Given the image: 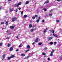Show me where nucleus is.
I'll list each match as a JSON object with an SVG mask.
<instances>
[{
  "instance_id": "72a5a7b5",
  "label": "nucleus",
  "mask_w": 62,
  "mask_h": 62,
  "mask_svg": "<svg viewBox=\"0 0 62 62\" xmlns=\"http://www.w3.org/2000/svg\"><path fill=\"white\" fill-rule=\"evenodd\" d=\"M30 55H29L27 57H26V58H28L29 57H30Z\"/></svg>"
},
{
  "instance_id": "b1692460",
  "label": "nucleus",
  "mask_w": 62,
  "mask_h": 62,
  "mask_svg": "<svg viewBox=\"0 0 62 62\" xmlns=\"http://www.w3.org/2000/svg\"><path fill=\"white\" fill-rule=\"evenodd\" d=\"M36 22L37 23H39V19H37L36 21Z\"/></svg>"
},
{
  "instance_id": "4be33fe9",
  "label": "nucleus",
  "mask_w": 62,
  "mask_h": 62,
  "mask_svg": "<svg viewBox=\"0 0 62 62\" xmlns=\"http://www.w3.org/2000/svg\"><path fill=\"white\" fill-rule=\"evenodd\" d=\"M54 50H52L51 53H52V54H53V53H54Z\"/></svg>"
},
{
  "instance_id": "0eeeda50",
  "label": "nucleus",
  "mask_w": 62,
  "mask_h": 62,
  "mask_svg": "<svg viewBox=\"0 0 62 62\" xmlns=\"http://www.w3.org/2000/svg\"><path fill=\"white\" fill-rule=\"evenodd\" d=\"M53 35H54V36H55V37H56V38H57L58 37V35H56L54 34H53Z\"/></svg>"
},
{
  "instance_id": "aec40b11",
  "label": "nucleus",
  "mask_w": 62,
  "mask_h": 62,
  "mask_svg": "<svg viewBox=\"0 0 62 62\" xmlns=\"http://www.w3.org/2000/svg\"><path fill=\"white\" fill-rule=\"evenodd\" d=\"M10 45H11V44H8V47H10Z\"/></svg>"
},
{
  "instance_id": "c9c22d12",
  "label": "nucleus",
  "mask_w": 62,
  "mask_h": 62,
  "mask_svg": "<svg viewBox=\"0 0 62 62\" xmlns=\"http://www.w3.org/2000/svg\"><path fill=\"white\" fill-rule=\"evenodd\" d=\"M2 46V43H0V46Z\"/></svg>"
},
{
  "instance_id": "ddd939ff",
  "label": "nucleus",
  "mask_w": 62,
  "mask_h": 62,
  "mask_svg": "<svg viewBox=\"0 0 62 62\" xmlns=\"http://www.w3.org/2000/svg\"><path fill=\"white\" fill-rule=\"evenodd\" d=\"M34 29L33 28L31 29V31L33 32V31H34Z\"/></svg>"
},
{
  "instance_id": "09e8293b",
  "label": "nucleus",
  "mask_w": 62,
  "mask_h": 62,
  "mask_svg": "<svg viewBox=\"0 0 62 62\" xmlns=\"http://www.w3.org/2000/svg\"><path fill=\"white\" fill-rule=\"evenodd\" d=\"M53 12V10H51L50 11V12Z\"/></svg>"
},
{
  "instance_id": "20e7f679",
  "label": "nucleus",
  "mask_w": 62,
  "mask_h": 62,
  "mask_svg": "<svg viewBox=\"0 0 62 62\" xmlns=\"http://www.w3.org/2000/svg\"><path fill=\"white\" fill-rule=\"evenodd\" d=\"M10 28L11 29H14V27L13 26H11L10 27Z\"/></svg>"
},
{
  "instance_id": "8fccbe9b",
  "label": "nucleus",
  "mask_w": 62,
  "mask_h": 62,
  "mask_svg": "<svg viewBox=\"0 0 62 62\" xmlns=\"http://www.w3.org/2000/svg\"><path fill=\"white\" fill-rule=\"evenodd\" d=\"M18 9H19V10H21V8H18Z\"/></svg>"
},
{
  "instance_id": "9d476101",
  "label": "nucleus",
  "mask_w": 62,
  "mask_h": 62,
  "mask_svg": "<svg viewBox=\"0 0 62 62\" xmlns=\"http://www.w3.org/2000/svg\"><path fill=\"white\" fill-rule=\"evenodd\" d=\"M47 28H46L44 30V33H45V32H46V31H47Z\"/></svg>"
},
{
  "instance_id": "c85d7f7f",
  "label": "nucleus",
  "mask_w": 62,
  "mask_h": 62,
  "mask_svg": "<svg viewBox=\"0 0 62 62\" xmlns=\"http://www.w3.org/2000/svg\"><path fill=\"white\" fill-rule=\"evenodd\" d=\"M46 54L44 52L43 53V55H44Z\"/></svg>"
},
{
  "instance_id": "69168bd1",
  "label": "nucleus",
  "mask_w": 62,
  "mask_h": 62,
  "mask_svg": "<svg viewBox=\"0 0 62 62\" xmlns=\"http://www.w3.org/2000/svg\"><path fill=\"white\" fill-rule=\"evenodd\" d=\"M30 23H31V21H30Z\"/></svg>"
},
{
  "instance_id": "9b49d317",
  "label": "nucleus",
  "mask_w": 62,
  "mask_h": 62,
  "mask_svg": "<svg viewBox=\"0 0 62 62\" xmlns=\"http://www.w3.org/2000/svg\"><path fill=\"white\" fill-rule=\"evenodd\" d=\"M38 41V38H37L35 40V42H37Z\"/></svg>"
},
{
  "instance_id": "6e6552de",
  "label": "nucleus",
  "mask_w": 62,
  "mask_h": 62,
  "mask_svg": "<svg viewBox=\"0 0 62 62\" xmlns=\"http://www.w3.org/2000/svg\"><path fill=\"white\" fill-rule=\"evenodd\" d=\"M51 32L53 33H54V31L53 30H51Z\"/></svg>"
},
{
  "instance_id": "e433bc0d",
  "label": "nucleus",
  "mask_w": 62,
  "mask_h": 62,
  "mask_svg": "<svg viewBox=\"0 0 62 62\" xmlns=\"http://www.w3.org/2000/svg\"><path fill=\"white\" fill-rule=\"evenodd\" d=\"M35 17L36 18H37V17H38V15H35Z\"/></svg>"
},
{
  "instance_id": "37998d69",
  "label": "nucleus",
  "mask_w": 62,
  "mask_h": 62,
  "mask_svg": "<svg viewBox=\"0 0 62 62\" xmlns=\"http://www.w3.org/2000/svg\"><path fill=\"white\" fill-rule=\"evenodd\" d=\"M18 51H19V49H16V52H18Z\"/></svg>"
},
{
  "instance_id": "603ef678",
  "label": "nucleus",
  "mask_w": 62,
  "mask_h": 62,
  "mask_svg": "<svg viewBox=\"0 0 62 62\" xmlns=\"http://www.w3.org/2000/svg\"><path fill=\"white\" fill-rule=\"evenodd\" d=\"M16 12H17V11H18V9H16Z\"/></svg>"
},
{
  "instance_id": "7c9ffc66",
  "label": "nucleus",
  "mask_w": 62,
  "mask_h": 62,
  "mask_svg": "<svg viewBox=\"0 0 62 62\" xmlns=\"http://www.w3.org/2000/svg\"><path fill=\"white\" fill-rule=\"evenodd\" d=\"M21 55L22 56H23V55H24V56H25V55H24V54H21Z\"/></svg>"
},
{
  "instance_id": "79ce46f5",
  "label": "nucleus",
  "mask_w": 62,
  "mask_h": 62,
  "mask_svg": "<svg viewBox=\"0 0 62 62\" xmlns=\"http://www.w3.org/2000/svg\"><path fill=\"white\" fill-rule=\"evenodd\" d=\"M57 1L58 2H60V1H61V0H57Z\"/></svg>"
},
{
  "instance_id": "bf43d9fd",
  "label": "nucleus",
  "mask_w": 62,
  "mask_h": 62,
  "mask_svg": "<svg viewBox=\"0 0 62 62\" xmlns=\"http://www.w3.org/2000/svg\"><path fill=\"white\" fill-rule=\"evenodd\" d=\"M2 8H0V10H1V9Z\"/></svg>"
},
{
  "instance_id": "680f3d73",
  "label": "nucleus",
  "mask_w": 62,
  "mask_h": 62,
  "mask_svg": "<svg viewBox=\"0 0 62 62\" xmlns=\"http://www.w3.org/2000/svg\"><path fill=\"white\" fill-rule=\"evenodd\" d=\"M23 44H24V42H23Z\"/></svg>"
},
{
  "instance_id": "6ab92c4d",
  "label": "nucleus",
  "mask_w": 62,
  "mask_h": 62,
  "mask_svg": "<svg viewBox=\"0 0 62 62\" xmlns=\"http://www.w3.org/2000/svg\"><path fill=\"white\" fill-rule=\"evenodd\" d=\"M49 44H50V45H53V42H50L49 43Z\"/></svg>"
},
{
  "instance_id": "f03ea898",
  "label": "nucleus",
  "mask_w": 62,
  "mask_h": 62,
  "mask_svg": "<svg viewBox=\"0 0 62 62\" xmlns=\"http://www.w3.org/2000/svg\"><path fill=\"white\" fill-rule=\"evenodd\" d=\"M15 57L14 55H12L10 56V57H7L8 60H9L10 58H14Z\"/></svg>"
},
{
  "instance_id": "864d4df0",
  "label": "nucleus",
  "mask_w": 62,
  "mask_h": 62,
  "mask_svg": "<svg viewBox=\"0 0 62 62\" xmlns=\"http://www.w3.org/2000/svg\"><path fill=\"white\" fill-rule=\"evenodd\" d=\"M38 19H40V17H38Z\"/></svg>"
},
{
  "instance_id": "774afa93",
  "label": "nucleus",
  "mask_w": 62,
  "mask_h": 62,
  "mask_svg": "<svg viewBox=\"0 0 62 62\" xmlns=\"http://www.w3.org/2000/svg\"><path fill=\"white\" fill-rule=\"evenodd\" d=\"M47 0V1H49V0Z\"/></svg>"
},
{
  "instance_id": "a19ab883",
  "label": "nucleus",
  "mask_w": 62,
  "mask_h": 62,
  "mask_svg": "<svg viewBox=\"0 0 62 62\" xmlns=\"http://www.w3.org/2000/svg\"><path fill=\"white\" fill-rule=\"evenodd\" d=\"M4 24V22H1V24Z\"/></svg>"
},
{
  "instance_id": "a878e982",
  "label": "nucleus",
  "mask_w": 62,
  "mask_h": 62,
  "mask_svg": "<svg viewBox=\"0 0 62 62\" xmlns=\"http://www.w3.org/2000/svg\"><path fill=\"white\" fill-rule=\"evenodd\" d=\"M22 4V3L21 2H20L19 3H18V6L19 5H21Z\"/></svg>"
},
{
  "instance_id": "3c124183",
  "label": "nucleus",
  "mask_w": 62,
  "mask_h": 62,
  "mask_svg": "<svg viewBox=\"0 0 62 62\" xmlns=\"http://www.w3.org/2000/svg\"><path fill=\"white\" fill-rule=\"evenodd\" d=\"M54 44H56V42H54Z\"/></svg>"
},
{
  "instance_id": "cd10ccee",
  "label": "nucleus",
  "mask_w": 62,
  "mask_h": 62,
  "mask_svg": "<svg viewBox=\"0 0 62 62\" xmlns=\"http://www.w3.org/2000/svg\"><path fill=\"white\" fill-rule=\"evenodd\" d=\"M43 10L45 11H47V9L46 8H44Z\"/></svg>"
},
{
  "instance_id": "58836bf2",
  "label": "nucleus",
  "mask_w": 62,
  "mask_h": 62,
  "mask_svg": "<svg viewBox=\"0 0 62 62\" xmlns=\"http://www.w3.org/2000/svg\"><path fill=\"white\" fill-rule=\"evenodd\" d=\"M10 38L9 37H7V38H6L7 39H10Z\"/></svg>"
},
{
  "instance_id": "2eb2a0df",
  "label": "nucleus",
  "mask_w": 62,
  "mask_h": 62,
  "mask_svg": "<svg viewBox=\"0 0 62 62\" xmlns=\"http://www.w3.org/2000/svg\"><path fill=\"white\" fill-rule=\"evenodd\" d=\"M32 27V25L31 24H30L29 25V27H30V28H31V27Z\"/></svg>"
},
{
  "instance_id": "7ed1b4c3",
  "label": "nucleus",
  "mask_w": 62,
  "mask_h": 62,
  "mask_svg": "<svg viewBox=\"0 0 62 62\" xmlns=\"http://www.w3.org/2000/svg\"><path fill=\"white\" fill-rule=\"evenodd\" d=\"M53 39V37H48V40H51L52 39Z\"/></svg>"
},
{
  "instance_id": "5fc2aeb1",
  "label": "nucleus",
  "mask_w": 62,
  "mask_h": 62,
  "mask_svg": "<svg viewBox=\"0 0 62 62\" xmlns=\"http://www.w3.org/2000/svg\"><path fill=\"white\" fill-rule=\"evenodd\" d=\"M8 1H9V2H10V1H11L12 0H8Z\"/></svg>"
},
{
  "instance_id": "4c0bfd02",
  "label": "nucleus",
  "mask_w": 62,
  "mask_h": 62,
  "mask_svg": "<svg viewBox=\"0 0 62 62\" xmlns=\"http://www.w3.org/2000/svg\"><path fill=\"white\" fill-rule=\"evenodd\" d=\"M32 18L33 19H36V17L35 16H33L32 17Z\"/></svg>"
},
{
  "instance_id": "bb28decb",
  "label": "nucleus",
  "mask_w": 62,
  "mask_h": 62,
  "mask_svg": "<svg viewBox=\"0 0 62 62\" xmlns=\"http://www.w3.org/2000/svg\"><path fill=\"white\" fill-rule=\"evenodd\" d=\"M13 10H12V9H10V10H9V11L10 12H11L12 11H13Z\"/></svg>"
},
{
  "instance_id": "ea45409f",
  "label": "nucleus",
  "mask_w": 62,
  "mask_h": 62,
  "mask_svg": "<svg viewBox=\"0 0 62 62\" xmlns=\"http://www.w3.org/2000/svg\"><path fill=\"white\" fill-rule=\"evenodd\" d=\"M56 22H59V20H56Z\"/></svg>"
},
{
  "instance_id": "0e129e2a",
  "label": "nucleus",
  "mask_w": 62,
  "mask_h": 62,
  "mask_svg": "<svg viewBox=\"0 0 62 62\" xmlns=\"http://www.w3.org/2000/svg\"><path fill=\"white\" fill-rule=\"evenodd\" d=\"M8 31H7V32H8Z\"/></svg>"
},
{
  "instance_id": "e2e57ef3",
  "label": "nucleus",
  "mask_w": 62,
  "mask_h": 62,
  "mask_svg": "<svg viewBox=\"0 0 62 62\" xmlns=\"http://www.w3.org/2000/svg\"><path fill=\"white\" fill-rule=\"evenodd\" d=\"M17 36H20V34H18Z\"/></svg>"
},
{
  "instance_id": "f3484780",
  "label": "nucleus",
  "mask_w": 62,
  "mask_h": 62,
  "mask_svg": "<svg viewBox=\"0 0 62 62\" xmlns=\"http://www.w3.org/2000/svg\"><path fill=\"white\" fill-rule=\"evenodd\" d=\"M8 21L6 22L5 23V24H6V25H8Z\"/></svg>"
},
{
  "instance_id": "5701e85b",
  "label": "nucleus",
  "mask_w": 62,
  "mask_h": 62,
  "mask_svg": "<svg viewBox=\"0 0 62 62\" xmlns=\"http://www.w3.org/2000/svg\"><path fill=\"white\" fill-rule=\"evenodd\" d=\"M42 44V43L41 42H39L38 43V44L39 45H41Z\"/></svg>"
},
{
  "instance_id": "c756f323",
  "label": "nucleus",
  "mask_w": 62,
  "mask_h": 62,
  "mask_svg": "<svg viewBox=\"0 0 62 62\" xmlns=\"http://www.w3.org/2000/svg\"><path fill=\"white\" fill-rule=\"evenodd\" d=\"M28 51H29V49H28L27 50L25 51V52L26 53L27 52H28Z\"/></svg>"
},
{
  "instance_id": "393cba45",
  "label": "nucleus",
  "mask_w": 62,
  "mask_h": 62,
  "mask_svg": "<svg viewBox=\"0 0 62 62\" xmlns=\"http://www.w3.org/2000/svg\"><path fill=\"white\" fill-rule=\"evenodd\" d=\"M53 54L52 53H51V54H50V56H53Z\"/></svg>"
},
{
  "instance_id": "2f4dec72",
  "label": "nucleus",
  "mask_w": 62,
  "mask_h": 62,
  "mask_svg": "<svg viewBox=\"0 0 62 62\" xmlns=\"http://www.w3.org/2000/svg\"><path fill=\"white\" fill-rule=\"evenodd\" d=\"M22 15H23V11H22L21 13Z\"/></svg>"
},
{
  "instance_id": "f257e3e1",
  "label": "nucleus",
  "mask_w": 62,
  "mask_h": 62,
  "mask_svg": "<svg viewBox=\"0 0 62 62\" xmlns=\"http://www.w3.org/2000/svg\"><path fill=\"white\" fill-rule=\"evenodd\" d=\"M17 20V18L16 17H14L12 18V22H14V21H16Z\"/></svg>"
},
{
  "instance_id": "a18cd8bd",
  "label": "nucleus",
  "mask_w": 62,
  "mask_h": 62,
  "mask_svg": "<svg viewBox=\"0 0 62 62\" xmlns=\"http://www.w3.org/2000/svg\"><path fill=\"white\" fill-rule=\"evenodd\" d=\"M16 39H19V37H18V36H17L16 37Z\"/></svg>"
},
{
  "instance_id": "1a4fd4ad",
  "label": "nucleus",
  "mask_w": 62,
  "mask_h": 62,
  "mask_svg": "<svg viewBox=\"0 0 62 62\" xmlns=\"http://www.w3.org/2000/svg\"><path fill=\"white\" fill-rule=\"evenodd\" d=\"M15 7H19V5L17 4H16L15 5Z\"/></svg>"
},
{
  "instance_id": "dca6fc26",
  "label": "nucleus",
  "mask_w": 62,
  "mask_h": 62,
  "mask_svg": "<svg viewBox=\"0 0 62 62\" xmlns=\"http://www.w3.org/2000/svg\"><path fill=\"white\" fill-rule=\"evenodd\" d=\"M26 4L27 5L29 3V1H27L26 2Z\"/></svg>"
},
{
  "instance_id": "39448f33",
  "label": "nucleus",
  "mask_w": 62,
  "mask_h": 62,
  "mask_svg": "<svg viewBox=\"0 0 62 62\" xmlns=\"http://www.w3.org/2000/svg\"><path fill=\"white\" fill-rule=\"evenodd\" d=\"M5 54H4L2 57L1 58V59L2 60H4V58H5Z\"/></svg>"
},
{
  "instance_id": "423d86ee",
  "label": "nucleus",
  "mask_w": 62,
  "mask_h": 62,
  "mask_svg": "<svg viewBox=\"0 0 62 62\" xmlns=\"http://www.w3.org/2000/svg\"><path fill=\"white\" fill-rule=\"evenodd\" d=\"M13 48L12 47H11L10 48L9 51H12V50H13Z\"/></svg>"
},
{
  "instance_id": "6e6d98bb",
  "label": "nucleus",
  "mask_w": 62,
  "mask_h": 62,
  "mask_svg": "<svg viewBox=\"0 0 62 62\" xmlns=\"http://www.w3.org/2000/svg\"><path fill=\"white\" fill-rule=\"evenodd\" d=\"M8 11H5V13H7V12H8Z\"/></svg>"
},
{
  "instance_id": "de8ad7c7",
  "label": "nucleus",
  "mask_w": 62,
  "mask_h": 62,
  "mask_svg": "<svg viewBox=\"0 0 62 62\" xmlns=\"http://www.w3.org/2000/svg\"><path fill=\"white\" fill-rule=\"evenodd\" d=\"M32 27L33 28H34V27H35V26H32Z\"/></svg>"
},
{
  "instance_id": "4468645a",
  "label": "nucleus",
  "mask_w": 62,
  "mask_h": 62,
  "mask_svg": "<svg viewBox=\"0 0 62 62\" xmlns=\"http://www.w3.org/2000/svg\"><path fill=\"white\" fill-rule=\"evenodd\" d=\"M27 17V15H24L23 17L24 18H26Z\"/></svg>"
},
{
  "instance_id": "338daca9",
  "label": "nucleus",
  "mask_w": 62,
  "mask_h": 62,
  "mask_svg": "<svg viewBox=\"0 0 62 62\" xmlns=\"http://www.w3.org/2000/svg\"><path fill=\"white\" fill-rule=\"evenodd\" d=\"M36 28H35V30H36Z\"/></svg>"
},
{
  "instance_id": "a211bd4d",
  "label": "nucleus",
  "mask_w": 62,
  "mask_h": 62,
  "mask_svg": "<svg viewBox=\"0 0 62 62\" xmlns=\"http://www.w3.org/2000/svg\"><path fill=\"white\" fill-rule=\"evenodd\" d=\"M49 3V1H47L45 2V4H47Z\"/></svg>"
},
{
  "instance_id": "412c9836",
  "label": "nucleus",
  "mask_w": 62,
  "mask_h": 62,
  "mask_svg": "<svg viewBox=\"0 0 62 62\" xmlns=\"http://www.w3.org/2000/svg\"><path fill=\"white\" fill-rule=\"evenodd\" d=\"M47 49V48L46 47H45L44 48V50L45 51H46Z\"/></svg>"
},
{
  "instance_id": "4d7b16f0",
  "label": "nucleus",
  "mask_w": 62,
  "mask_h": 62,
  "mask_svg": "<svg viewBox=\"0 0 62 62\" xmlns=\"http://www.w3.org/2000/svg\"><path fill=\"white\" fill-rule=\"evenodd\" d=\"M35 44V42H33V43H32V45H34Z\"/></svg>"
},
{
  "instance_id": "f704fd0d",
  "label": "nucleus",
  "mask_w": 62,
  "mask_h": 62,
  "mask_svg": "<svg viewBox=\"0 0 62 62\" xmlns=\"http://www.w3.org/2000/svg\"><path fill=\"white\" fill-rule=\"evenodd\" d=\"M42 23H44V22H45V21L44 20H43L42 21Z\"/></svg>"
},
{
  "instance_id": "c03bdc74",
  "label": "nucleus",
  "mask_w": 62,
  "mask_h": 62,
  "mask_svg": "<svg viewBox=\"0 0 62 62\" xmlns=\"http://www.w3.org/2000/svg\"><path fill=\"white\" fill-rule=\"evenodd\" d=\"M47 60H50V58H47Z\"/></svg>"
},
{
  "instance_id": "49530a36",
  "label": "nucleus",
  "mask_w": 62,
  "mask_h": 62,
  "mask_svg": "<svg viewBox=\"0 0 62 62\" xmlns=\"http://www.w3.org/2000/svg\"><path fill=\"white\" fill-rule=\"evenodd\" d=\"M46 54L44 55V57H46Z\"/></svg>"
},
{
  "instance_id": "f8f14e48",
  "label": "nucleus",
  "mask_w": 62,
  "mask_h": 62,
  "mask_svg": "<svg viewBox=\"0 0 62 62\" xmlns=\"http://www.w3.org/2000/svg\"><path fill=\"white\" fill-rule=\"evenodd\" d=\"M27 48L28 49H30V46L29 45H28L27 46Z\"/></svg>"
},
{
  "instance_id": "473e14b6",
  "label": "nucleus",
  "mask_w": 62,
  "mask_h": 62,
  "mask_svg": "<svg viewBox=\"0 0 62 62\" xmlns=\"http://www.w3.org/2000/svg\"><path fill=\"white\" fill-rule=\"evenodd\" d=\"M52 14H50L49 15L50 17H51V16H52Z\"/></svg>"
},
{
  "instance_id": "13d9d810",
  "label": "nucleus",
  "mask_w": 62,
  "mask_h": 62,
  "mask_svg": "<svg viewBox=\"0 0 62 62\" xmlns=\"http://www.w3.org/2000/svg\"><path fill=\"white\" fill-rule=\"evenodd\" d=\"M21 45H20L19 46V47H21Z\"/></svg>"
},
{
  "instance_id": "052dcab7",
  "label": "nucleus",
  "mask_w": 62,
  "mask_h": 62,
  "mask_svg": "<svg viewBox=\"0 0 62 62\" xmlns=\"http://www.w3.org/2000/svg\"><path fill=\"white\" fill-rule=\"evenodd\" d=\"M5 29V28H2V30H3V29Z\"/></svg>"
}]
</instances>
